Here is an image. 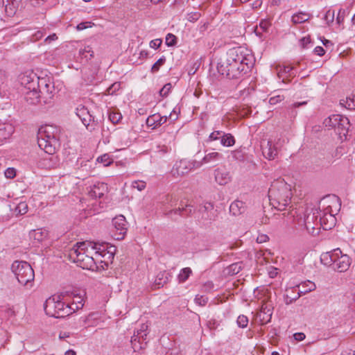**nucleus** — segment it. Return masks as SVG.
<instances>
[{"label": "nucleus", "mask_w": 355, "mask_h": 355, "mask_svg": "<svg viewBox=\"0 0 355 355\" xmlns=\"http://www.w3.org/2000/svg\"><path fill=\"white\" fill-rule=\"evenodd\" d=\"M254 64L250 52L241 46L230 49L225 58L218 63L217 70L230 79H237L245 74Z\"/></svg>", "instance_id": "1"}, {"label": "nucleus", "mask_w": 355, "mask_h": 355, "mask_svg": "<svg viewBox=\"0 0 355 355\" xmlns=\"http://www.w3.org/2000/svg\"><path fill=\"white\" fill-rule=\"evenodd\" d=\"M291 187L282 178L274 180L268 190L270 205L279 211H284L290 205L292 198Z\"/></svg>", "instance_id": "2"}, {"label": "nucleus", "mask_w": 355, "mask_h": 355, "mask_svg": "<svg viewBox=\"0 0 355 355\" xmlns=\"http://www.w3.org/2000/svg\"><path fill=\"white\" fill-rule=\"evenodd\" d=\"M81 305L73 307L69 304L63 302L60 296L52 295L44 303V310L46 314L55 318H64L80 309Z\"/></svg>", "instance_id": "3"}, {"label": "nucleus", "mask_w": 355, "mask_h": 355, "mask_svg": "<svg viewBox=\"0 0 355 355\" xmlns=\"http://www.w3.org/2000/svg\"><path fill=\"white\" fill-rule=\"evenodd\" d=\"M11 270L20 284L32 286L35 274L33 269L28 262L15 261L11 266Z\"/></svg>", "instance_id": "4"}, {"label": "nucleus", "mask_w": 355, "mask_h": 355, "mask_svg": "<svg viewBox=\"0 0 355 355\" xmlns=\"http://www.w3.org/2000/svg\"><path fill=\"white\" fill-rule=\"evenodd\" d=\"M69 256L78 266L83 269L94 270L96 268L94 259L88 253L79 252L78 250H70Z\"/></svg>", "instance_id": "5"}, {"label": "nucleus", "mask_w": 355, "mask_h": 355, "mask_svg": "<svg viewBox=\"0 0 355 355\" xmlns=\"http://www.w3.org/2000/svg\"><path fill=\"white\" fill-rule=\"evenodd\" d=\"M39 94L42 96V103L44 105H50L54 96V85L53 83L47 78H42L38 80L37 86Z\"/></svg>", "instance_id": "6"}, {"label": "nucleus", "mask_w": 355, "mask_h": 355, "mask_svg": "<svg viewBox=\"0 0 355 355\" xmlns=\"http://www.w3.org/2000/svg\"><path fill=\"white\" fill-rule=\"evenodd\" d=\"M201 166V163L195 160L181 159L177 161L171 170L174 177H179L189 173L192 169Z\"/></svg>", "instance_id": "7"}, {"label": "nucleus", "mask_w": 355, "mask_h": 355, "mask_svg": "<svg viewBox=\"0 0 355 355\" xmlns=\"http://www.w3.org/2000/svg\"><path fill=\"white\" fill-rule=\"evenodd\" d=\"M148 334V326L146 324H141L140 328L135 331L130 340L135 352L146 347Z\"/></svg>", "instance_id": "8"}, {"label": "nucleus", "mask_w": 355, "mask_h": 355, "mask_svg": "<svg viewBox=\"0 0 355 355\" xmlns=\"http://www.w3.org/2000/svg\"><path fill=\"white\" fill-rule=\"evenodd\" d=\"M319 210L317 209H311L309 212H306L304 215V223L307 232L312 234L316 235L319 233L320 229Z\"/></svg>", "instance_id": "9"}, {"label": "nucleus", "mask_w": 355, "mask_h": 355, "mask_svg": "<svg viewBox=\"0 0 355 355\" xmlns=\"http://www.w3.org/2000/svg\"><path fill=\"white\" fill-rule=\"evenodd\" d=\"M76 115L85 125L87 130L92 132L96 127V123L94 116L90 114L87 107L80 105L76 108Z\"/></svg>", "instance_id": "10"}, {"label": "nucleus", "mask_w": 355, "mask_h": 355, "mask_svg": "<svg viewBox=\"0 0 355 355\" xmlns=\"http://www.w3.org/2000/svg\"><path fill=\"white\" fill-rule=\"evenodd\" d=\"M112 225L115 231V239H123L128 230V223L125 218L123 215L116 216L112 219Z\"/></svg>", "instance_id": "11"}, {"label": "nucleus", "mask_w": 355, "mask_h": 355, "mask_svg": "<svg viewBox=\"0 0 355 355\" xmlns=\"http://www.w3.org/2000/svg\"><path fill=\"white\" fill-rule=\"evenodd\" d=\"M94 246H93V250L95 251L96 254H98L102 257L107 256L108 259H112L114 258L115 252V247L110 245L108 246V243H95L94 242Z\"/></svg>", "instance_id": "12"}, {"label": "nucleus", "mask_w": 355, "mask_h": 355, "mask_svg": "<svg viewBox=\"0 0 355 355\" xmlns=\"http://www.w3.org/2000/svg\"><path fill=\"white\" fill-rule=\"evenodd\" d=\"M273 306L271 303L264 302L262 304L260 311L257 314V320L261 324L269 322L272 315Z\"/></svg>", "instance_id": "13"}, {"label": "nucleus", "mask_w": 355, "mask_h": 355, "mask_svg": "<svg viewBox=\"0 0 355 355\" xmlns=\"http://www.w3.org/2000/svg\"><path fill=\"white\" fill-rule=\"evenodd\" d=\"M57 142V139L54 138V136H51L50 140L46 139L45 137H42V132L38 134V146L40 148L43 149L46 153L52 155L55 153L54 145Z\"/></svg>", "instance_id": "14"}, {"label": "nucleus", "mask_w": 355, "mask_h": 355, "mask_svg": "<svg viewBox=\"0 0 355 355\" xmlns=\"http://www.w3.org/2000/svg\"><path fill=\"white\" fill-rule=\"evenodd\" d=\"M334 264L338 272H345L351 265V259L347 254H343L340 250V254H336Z\"/></svg>", "instance_id": "15"}, {"label": "nucleus", "mask_w": 355, "mask_h": 355, "mask_svg": "<svg viewBox=\"0 0 355 355\" xmlns=\"http://www.w3.org/2000/svg\"><path fill=\"white\" fill-rule=\"evenodd\" d=\"M20 83L24 88L27 89H34L38 85V80L40 78L37 77L36 74L33 73L30 74H23L20 77Z\"/></svg>", "instance_id": "16"}, {"label": "nucleus", "mask_w": 355, "mask_h": 355, "mask_svg": "<svg viewBox=\"0 0 355 355\" xmlns=\"http://www.w3.org/2000/svg\"><path fill=\"white\" fill-rule=\"evenodd\" d=\"M214 175L216 182L220 185H225L232 180L230 172L225 168H216Z\"/></svg>", "instance_id": "17"}, {"label": "nucleus", "mask_w": 355, "mask_h": 355, "mask_svg": "<svg viewBox=\"0 0 355 355\" xmlns=\"http://www.w3.org/2000/svg\"><path fill=\"white\" fill-rule=\"evenodd\" d=\"M320 227L325 230H331L336 223L335 214L322 215V211L319 210Z\"/></svg>", "instance_id": "18"}, {"label": "nucleus", "mask_w": 355, "mask_h": 355, "mask_svg": "<svg viewBox=\"0 0 355 355\" xmlns=\"http://www.w3.org/2000/svg\"><path fill=\"white\" fill-rule=\"evenodd\" d=\"M278 76L279 78H282L283 83L289 82L288 78L293 77L295 76V69L290 65L279 66L277 68Z\"/></svg>", "instance_id": "19"}, {"label": "nucleus", "mask_w": 355, "mask_h": 355, "mask_svg": "<svg viewBox=\"0 0 355 355\" xmlns=\"http://www.w3.org/2000/svg\"><path fill=\"white\" fill-rule=\"evenodd\" d=\"M107 191V184L103 182H97L90 187L89 196L92 198H101Z\"/></svg>", "instance_id": "20"}, {"label": "nucleus", "mask_w": 355, "mask_h": 355, "mask_svg": "<svg viewBox=\"0 0 355 355\" xmlns=\"http://www.w3.org/2000/svg\"><path fill=\"white\" fill-rule=\"evenodd\" d=\"M193 211V207L190 205H187L185 207H179L177 209L166 210V215L171 218H173V215H179L186 217L192 214Z\"/></svg>", "instance_id": "21"}, {"label": "nucleus", "mask_w": 355, "mask_h": 355, "mask_svg": "<svg viewBox=\"0 0 355 355\" xmlns=\"http://www.w3.org/2000/svg\"><path fill=\"white\" fill-rule=\"evenodd\" d=\"M201 218L205 220H212L215 218L214 205L211 202H206L199 209Z\"/></svg>", "instance_id": "22"}, {"label": "nucleus", "mask_w": 355, "mask_h": 355, "mask_svg": "<svg viewBox=\"0 0 355 355\" xmlns=\"http://www.w3.org/2000/svg\"><path fill=\"white\" fill-rule=\"evenodd\" d=\"M279 152L270 139L268 141L266 146L262 148L263 156L269 160L275 159L277 157Z\"/></svg>", "instance_id": "23"}, {"label": "nucleus", "mask_w": 355, "mask_h": 355, "mask_svg": "<svg viewBox=\"0 0 355 355\" xmlns=\"http://www.w3.org/2000/svg\"><path fill=\"white\" fill-rule=\"evenodd\" d=\"M340 254L339 248L334 249L331 252H324L320 256V261L324 266H331L335 263L336 254Z\"/></svg>", "instance_id": "24"}, {"label": "nucleus", "mask_w": 355, "mask_h": 355, "mask_svg": "<svg viewBox=\"0 0 355 355\" xmlns=\"http://www.w3.org/2000/svg\"><path fill=\"white\" fill-rule=\"evenodd\" d=\"M41 97L37 87L34 89H27L25 92V100L31 105H36L39 103H42Z\"/></svg>", "instance_id": "25"}, {"label": "nucleus", "mask_w": 355, "mask_h": 355, "mask_svg": "<svg viewBox=\"0 0 355 355\" xmlns=\"http://www.w3.org/2000/svg\"><path fill=\"white\" fill-rule=\"evenodd\" d=\"M14 132V128L11 124L0 123V145L3 143Z\"/></svg>", "instance_id": "26"}, {"label": "nucleus", "mask_w": 355, "mask_h": 355, "mask_svg": "<svg viewBox=\"0 0 355 355\" xmlns=\"http://www.w3.org/2000/svg\"><path fill=\"white\" fill-rule=\"evenodd\" d=\"M343 117L340 114H333L324 120V124L329 129H334L336 132Z\"/></svg>", "instance_id": "27"}, {"label": "nucleus", "mask_w": 355, "mask_h": 355, "mask_svg": "<svg viewBox=\"0 0 355 355\" xmlns=\"http://www.w3.org/2000/svg\"><path fill=\"white\" fill-rule=\"evenodd\" d=\"M5 3V11L8 16H13L19 7L21 0H3Z\"/></svg>", "instance_id": "28"}, {"label": "nucleus", "mask_w": 355, "mask_h": 355, "mask_svg": "<svg viewBox=\"0 0 355 355\" xmlns=\"http://www.w3.org/2000/svg\"><path fill=\"white\" fill-rule=\"evenodd\" d=\"M349 126V119L343 116L336 131V134L339 135L341 139H343V137L346 139Z\"/></svg>", "instance_id": "29"}, {"label": "nucleus", "mask_w": 355, "mask_h": 355, "mask_svg": "<svg viewBox=\"0 0 355 355\" xmlns=\"http://www.w3.org/2000/svg\"><path fill=\"white\" fill-rule=\"evenodd\" d=\"M245 211V202L241 200H234L230 206V211L234 216H239Z\"/></svg>", "instance_id": "30"}, {"label": "nucleus", "mask_w": 355, "mask_h": 355, "mask_svg": "<svg viewBox=\"0 0 355 355\" xmlns=\"http://www.w3.org/2000/svg\"><path fill=\"white\" fill-rule=\"evenodd\" d=\"M295 288H297V291L300 293L301 295H302L314 291L316 288V286L314 282L308 280L297 285Z\"/></svg>", "instance_id": "31"}, {"label": "nucleus", "mask_w": 355, "mask_h": 355, "mask_svg": "<svg viewBox=\"0 0 355 355\" xmlns=\"http://www.w3.org/2000/svg\"><path fill=\"white\" fill-rule=\"evenodd\" d=\"M167 117L166 116H161L159 114H153L147 119V124L149 126L154 125V128L160 126L166 122Z\"/></svg>", "instance_id": "32"}, {"label": "nucleus", "mask_w": 355, "mask_h": 355, "mask_svg": "<svg viewBox=\"0 0 355 355\" xmlns=\"http://www.w3.org/2000/svg\"><path fill=\"white\" fill-rule=\"evenodd\" d=\"M94 242L92 241H83L76 243V245L71 250H78L79 252H85V253H91L93 251Z\"/></svg>", "instance_id": "33"}, {"label": "nucleus", "mask_w": 355, "mask_h": 355, "mask_svg": "<svg viewBox=\"0 0 355 355\" xmlns=\"http://www.w3.org/2000/svg\"><path fill=\"white\" fill-rule=\"evenodd\" d=\"M223 159V156L222 154L218 152H211L205 155L203 159H202V163L208 164V163H216Z\"/></svg>", "instance_id": "34"}, {"label": "nucleus", "mask_w": 355, "mask_h": 355, "mask_svg": "<svg viewBox=\"0 0 355 355\" xmlns=\"http://www.w3.org/2000/svg\"><path fill=\"white\" fill-rule=\"evenodd\" d=\"M42 132V137H45L46 139L50 140L51 136L57 139L58 130L53 125H45L40 129L39 132Z\"/></svg>", "instance_id": "35"}, {"label": "nucleus", "mask_w": 355, "mask_h": 355, "mask_svg": "<svg viewBox=\"0 0 355 355\" xmlns=\"http://www.w3.org/2000/svg\"><path fill=\"white\" fill-rule=\"evenodd\" d=\"M48 236V232L43 229L33 230L30 232V237L35 241L41 242Z\"/></svg>", "instance_id": "36"}, {"label": "nucleus", "mask_w": 355, "mask_h": 355, "mask_svg": "<svg viewBox=\"0 0 355 355\" xmlns=\"http://www.w3.org/2000/svg\"><path fill=\"white\" fill-rule=\"evenodd\" d=\"M243 267L242 262L234 263L225 269V272L227 275H234L238 274Z\"/></svg>", "instance_id": "37"}, {"label": "nucleus", "mask_w": 355, "mask_h": 355, "mask_svg": "<svg viewBox=\"0 0 355 355\" xmlns=\"http://www.w3.org/2000/svg\"><path fill=\"white\" fill-rule=\"evenodd\" d=\"M220 144L225 147H230L234 145L235 139L230 133L223 132L220 137Z\"/></svg>", "instance_id": "38"}, {"label": "nucleus", "mask_w": 355, "mask_h": 355, "mask_svg": "<svg viewBox=\"0 0 355 355\" xmlns=\"http://www.w3.org/2000/svg\"><path fill=\"white\" fill-rule=\"evenodd\" d=\"M310 18V15L306 12H300L292 16V22L295 24H301L307 21Z\"/></svg>", "instance_id": "39"}, {"label": "nucleus", "mask_w": 355, "mask_h": 355, "mask_svg": "<svg viewBox=\"0 0 355 355\" xmlns=\"http://www.w3.org/2000/svg\"><path fill=\"white\" fill-rule=\"evenodd\" d=\"M97 315L96 313H91L86 317L80 318V322H83V326H85V327L94 326L96 324L94 320L96 319V316Z\"/></svg>", "instance_id": "40"}, {"label": "nucleus", "mask_w": 355, "mask_h": 355, "mask_svg": "<svg viewBox=\"0 0 355 355\" xmlns=\"http://www.w3.org/2000/svg\"><path fill=\"white\" fill-rule=\"evenodd\" d=\"M340 104L349 110H355V90L345 100H341Z\"/></svg>", "instance_id": "41"}, {"label": "nucleus", "mask_w": 355, "mask_h": 355, "mask_svg": "<svg viewBox=\"0 0 355 355\" xmlns=\"http://www.w3.org/2000/svg\"><path fill=\"white\" fill-rule=\"evenodd\" d=\"M170 277L169 274L166 272H160L157 275L155 283L159 287L163 286L168 281Z\"/></svg>", "instance_id": "42"}, {"label": "nucleus", "mask_w": 355, "mask_h": 355, "mask_svg": "<svg viewBox=\"0 0 355 355\" xmlns=\"http://www.w3.org/2000/svg\"><path fill=\"white\" fill-rule=\"evenodd\" d=\"M192 270L190 268H182L179 275H178V280L179 283L185 282L191 275Z\"/></svg>", "instance_id": "43"}, {"label": "nucleus", "mask_w": 355, "mask_h": 355, "mask_svg": "<svg viewBox=\"0 0 355 355\" xmlns=\"http://www.w3.org/2000/svg\"><path fill=\"white\" fill-rule=\"evenodd\" d=\"M343 153V147L338 146L331 153V156L327 157V159L329 160V162H334L335 160L340 159Z\"/></svg>", "instance_id": "44"}, {"label": "nucleus", "mask_w": 355, "mask_h": 355, "mask_svg": "<svg viewBox=\"0 0 355 355\" xmlns=\"http://www.w3.org/2000/svg\"><path fill=\"white\" fill-rule=\"evenodd\" d=\"M295 291H296V288H294L293 289L291 290L293 295H290L289 294L287 293L284 296V302H285L286 304H291L293 302H294L295 301H296L298 298H300V297L301 296L300 293H299L298 291L297 292H295Z\"/></svg>", "instance_id": "45"}, {"label": "nucleus", "mask_w": 355, "mask_h": 355, "mask_svg": "<svg viewBox=\"0 0 355 355\" xmlns=\"http://www.w3.org/2000/svg\"><path fill=\"white\" fill-rule=\"evenodd\" d=\"M17 214L24 215L28 211V205L25 202H20L15 208Z\"/></svg>", "instance_id": "46"}, {"label": "nucleus", "mask_w": 355, "mask_h": 355, "mask_svg": "<svg viewBox=\"0 0 355 355\" xmlns=\"http://www.w3.org/2000/svg\"><path fill=\"white\" fill-rule=\"evenodd\" d=\"M79 52L80 54L84 56L86 59H90L94 56V52L89 46L80 49Z\"/></svg>", "instance_id": "47"}, {"label": "nucleus", "mask_w": 355, "mask_h": 355, "mask_svg": "<svg viewBox=\"0 0 355 355\" xmlns=\"http://www.w3.org/2000/svg\"><path fill=\"white\" fill-rule=\"evenodd\" d=\"M97 161L99 163H101L103 164L104 166H110L113 160L110 158V155L107 154H104L97 158Z\"/></svg>", "instance_id": "48"}, {"label": "nucleus", "mask_w": 355, "mask_h": 355, "mask_svg": "<svg viewBox=\"0 0 355 355\" xmlns=\"http://www.w3.org/2000/svg\"><path fill=\"white\" fill-rule=\"evenodd\" d=\"M166 45L174 46L177 44V37L172 33H168L165 38Z\"/></svg>", "instance_id": "49"}, {"label": "nucleus", "mask_w": 355, "mask_h": 355, "mask_svg": "<svg viewBox=\"0 0 355 355\" xmlns=\"http://www.w3.org/2000/svg\"><path fill=\"white\" fill-rule=\"evenodd\" d=\"M122 119V115L119 112H111L109 114V120L114 124L118 123Z\"/></svg>", "instance_id": "50"}, {"label": "nucleus", "mask_w": 355, "mask_h": 355, "mask_svg": "<svg viewBox=\"0 0 355 355\" xmlns=\"http://www.w3.org/2000/svg\"><path fill=\"white\" fill-rule=\"evenodd\" d=\"M237 325L241 328H245L248 324V318L244 315H240L236 320Z\"/></svg>", "instance_id": "51"}, {"label": "nucleus", "mask_w": 355, "mask_h": 355, "mask_svg": "<svg viewBox=\"0 0 355 355\" xmlns=\"http://www.w3.org/2000/svg\"><path fill=\"white\" fill-rule=\"evenodd\" d=\"M121 88V83L119 82L114 83L106 90L107 94L114 95Z\"/></svg>", "instance_id": "52"}, {"label": "nucleus", "mask_w": 355, "mask_h": 355, "mask_svg": "<svg viewBox=\"0 0 355 355\" xmlns=\"http://www.w3.org/2000/svg\"><path fill=\"white\" fill-rule=\"evenodd\" d=\"M166 62V58L164 56L160 58L153 66L151 68L152 73H156L159 71L160 67H162Z\"/></svg>", "instance_id": "53"}, {"label": "nucleus", "mask_w": 355, "mask_h": 355, "mask_svg": "<svg viewBox=\"0 0 355 355\" xmlns=\"http://www.w3.org/2000/svg\"><path fill=\"white\" fill-rule=\"evenodd\" d=\"M232 157L237 161H242L244 159V153L241 149H237L232 151Z\"/></svg>", "instance_id": "54"}, {"label": "nucleus", "mask_w": 355, "mask_h": 355, "mask_svg": "<svg viewBox=\"0 0 355 355\" xmlns=\"http://www.w3.org/2000/svg\"><path fill=\"white\" fill-rule=\"evenodd\" d=\"M132 187L137 189L138 191H141L146 188V183L143 180H135L132 182Z\"/></svg>", "instance_id": "55"}, {"label": "nucleus", "mask_w": 355, "mask_h": 355, "mask_svg": "<svg viewBox=\"0 0 355 355\" xmlns=\"http://www.w3.org/2000/svg\"><path fill=\"white\" fill-rule=\"evenodd\" d=\"M272 142L276 149H277L279 151L281 148L284 146V144L286 143V140L284 138L280 136L279 137L272 141Z\"/></svg>", "instance_id": "56"}, {"label": "nucleus", "mask_w": 355, "mask_h": 355, "mask_svg": "<svg viewBox=\"0 0 355 355\" xmlns=\"http://www.w3.org/2000/svg\"><path fill=\"white\" fill-rule=\"evenodd\" d=\"M208 297L204 295H197L194 299L195 302L200 306H205L208 302Z\"/></svg>", "instance_id": "57"}, {"label": "nucleus", "mask_w": 355, "mask_h": 355, "mask_svg": "<svg viewBox=\"0 0 355 355\" xmlns=\"http://www.w3.org/2000/svg\"><path fill=\"white\" fill-rule=\"evenodd\" d=\"M201 17L200 12H191L187 15V20L190 22H195Z\"/></svg>", "instance_id": "58"}, {"label": "nucleus", "mask_w": 355, "mask_h": 355, "mask_svg": "<svg viewBox=\"0 0 355 355\" xmlns=\"http://www.w3.org/2000/svg\"><path fill=\"white\" fill-rule=\"evenodd\" d=\"M335 11L334 10H328L324 17V19L327 24L332 23L334 19Z\"/></svg>", "instance_id": "59"}, {"label": "nucleus", "mask_w": 355, "mask_h": 355, "mask_svg": "<svg viewBox=\"0 0 355 355\" xmlns=\"http://www.w3.org/2000/svg\"><path fill=\"white\" fill-rule=\"evenodd\" d=\"M172 88V85L171 83L166 84L160 90H159V94L162 97H166L168 96L169 92H171V89Z\"/></svg>", "instance_id": "60"}, {"label": "nucleus", "mask_w": 355, "mask_h": 355, "mask_svg": "<svg viewBox=\"0 0 355 355\" xmlns=\"http://www.w3.org/2000/svg\"><path fill=\"white\" fill-rule=\"evenodd\" d=\"M346 15V11L344 9L340 8L338 10L337 17H336V22L338 24H342L344 21L345 17Z\"/></svg>", "instance_id": "61"}, {"label": "nucleus", "mask_w": 355, "mask_h": 355, "mask_svg": "<svg viewBox=\"0 0 355 355\" xmlns=\"http://www.w3.org/2000/svg\"><path fill=\"white\" fill-rule=\"evenodd\" d=\"M214 288V284L211 281L206 282L203 286H202V291L204 292H210Z\"/></svg>", "instance_id": "62"}, {"label": "nucleus", "mask_w": 355, "mask_h": 355, "mask_svg": "<svg viewBox=\"0 0 355 355\" xmlns=\"http://www.w3.org/2000/svg\"><path fill=\"white\" fill-rule=\"evenodd\" d=\"M284 99V96L283 95H277L272 96L270 98L269 103L271 105H275Z\"/></svg>", "instance_id": "63"}, {"label": "nucleus", "mask_w": 355, "mask_h": 355, "mask_svg": "<svg viewBox=\"0 0 355 355\" xmlns=\"http://www.w3.org/2000/svg\"><path fill=\"white\" fill-rule=\"evenodd\" d=\"M222 133L223 132L219 130L211 132L209 137V140L216 141L220 139Z\"/></svg>", "instance_id": "64"}]
</instances>
